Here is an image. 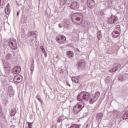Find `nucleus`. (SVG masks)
Here are the masks:
<instances>
[{
    "label": "nucleus",
    "instance_id": "20",
    "mask_svg": "<svg viewBox=\"0 0 128 128\" xmlns=\"http://www.w3.org/2000/svg\"><path fill=\"white\" fill-rule=\"evenodd\" d=\"M34 36V38H36V34L35 32H28V36Z\"/></svg>",
    "mask_w": 128,
    "mask_h": 128
},
{
    "label": "nucleus",
    "instance_id": "29",
    "mask_svg": "<svg viewBox=\"0 0 128 128\" xmlns=\"http://www.w3.org/2000/svg\"><path fill=\"white\" fill-rule=\"evenodd\" d=\"M98 38V40H100V38H102V34H100V31H99L97 33Z\"/></svg>",
    "mask_w": 128,
    "mask_h": 128
},
{
    "label": "nucleus",
    "instance_id": "21",
    "mask_svg": "<svg viewBox=\"0 0 128 128\" xmlns=\"http://www.w3.org/2000/svg\"><path fill=\"white\" fill-rule=\"evenodd\" d=\"M8 6H10V4L7 5L6 7L5 8V13L6 14H9L10 12V10Z\"/></svg>",
    "mask_w": 128,
    "mask_h": 128
},
{
    "label": "nucleus",
    "instance_id": "42",
    "mask_svg": "<svg viewBox=\"0 0 128 128\" xmlns=\"http://www.w3.org/2000/svg\"><path fill=\"white\" fill-rule=\"evenodd\" d=\"M18 14H20V12H17V14H16L17 16H18Z\"/></svg>",
    "mask_w": 128,
    "mask_h": 128
},
{
    "label": "nucleus",
    "instance_id": "13",
    "mask_svg": "<svg viewBox=\"0 0 128 128\" xmlns=\"http://www.w3.org/2000/svg\"><path fill=\"white\" fill-rule=\"evenodd\" d=\"M8 46L12 50H18V46H16V43H14L12 41L8 42Z\"/></svg>",
    "mask_w": 128,
    "mask_h": 128
},
{
    "label": "nucleus",
    "instance_id": "19",
    "mask_svg": "<svg viewBox=\"0 0 128 128\" xmlns=\"http://www.w3.org/2000/svg\"><path fill=\"white\" fill-rule=\"evenodd\" d=\"M123 120H128V111H126L124 114L122 116Z\"/></svg>",
    "mask_w": 128,
    "mask_h": 128
},
{
    "label": "nucleus",
    "instance_id": "32",
    "mask_svg": "<svg viewBox=\"0 0 128 128\" xmlns=\"http://www.w3.org/2000/svg\"><path fill=\"white\" fill-rule=\"evenodd\" d=\"M40 48L42 50V52H45L46 50H44V46H41Z\"/></svg>",
    "mask_w": 128,
    "mask_h": 128
},
{
    "label": "nucleus",
    "instance_id": "9",
    "mask_svg": "<svg viewBox=\"0 0 128 128\" xmlns=\"http://www.w3.org/2000/svg\"><path fill=\"white\" fill-rule=\"evenodd\" d=\"M87 6L90 10H92L96 6V3L94 2V0H87Z\"/></svg>",
    "mask_w": 128,
    "mask_h": 128
},
{
    "label": "nucleus",
    "instance_id": "27",
    "mask_svg": "<svg viewBox=\"0 0 128 128\" xmlns=\"http://www.w3.org/2000/svg\"><path fill=\"white\" fill-rule=\"evenodd\" d=\"M116 30H117V32H120H120H121V30H120V25H116Z\"/></svg>",
    "mask_w": 128,
    "mask_h": 128
},
{
    "label": "nucleus",
    "instance_id": "33",
    "mask_svg": "<svg viewBox=\"0 0 128 128\" xmlns=\"http://www.w3.org/2000/svg\"><path fill=\"white\" fill-rule=\"evenodd\" d=\"M0 116L2 118L4 116V114H2V110H0Z\"/></svg>",
    "mask_w": 128,
    "mask_h": 128
},
{
    "label": "nucleus",
    "instance_id": "35",
    "mask_svg": "<svg viewBox=\"0 0 128 128\" xmlns=\"http://www.w3.org/2000/svg\"><path fill=\"white\" fill-rule=\"evenodd\" d=\"M116 68H118H118H122V64H118L117 66H116Z\"/></svg>",
    "mask_w": 128,
    "mask_h": 128
},
{
    "label": "nucleus",
    "instance_id": "36",
    "mask_svg": "<svg viewBox=\"0 0 128 128\" xmlns=\"http://www.w3.org/2000/svg\"><path fill=\"white\" fill-rule=\"evenodd\" d=\"M38 100L42 104V100L40 98H38Z\"/></svg>",
    "mask_w": 128,
    "mask_h": 128
},
{
    "label": "nucleus",
    "instance_id": "6",
    "mask_svg": "<svg viewBox=\"0 0 128 128\" xmlns=\"http://www.w3.org/2000/svg\"><path fill=\"white\" fill-rule=\"evenodd\" d=\"M118 16H114L112 15L111 17L108 20L107 22L109 24H116V22L118 21Z\"/></svg>",
    "mask_w": 128,
    "mask_h": 128
},
{
    "label": "nucleus",
    "instance_id": "39",
    "mask_svg": "<svg viewBox=\"0 0 128 128\" xmlns=\"http://www.w3.org/2000/svg\"><path fill=\"white\" fill-rule=\"evenodd\" d=\"M62 122V118H59L58 120V122Z\"/></svg>",
    "mask_w": 128,
    "mask_h": 128
},
{
    "label": "nucleus",
    "instance_id": "7",
    "mask_svg": "<svg viewBox=\"0 0 128 128\" xmlns=\"http://www.w3.org/2000/svg\"><path fill=\"white\" fill-rule=\"evenodd\" d=\"M3 66H4V68L6 72H10V69H11V66L10 62L8 61H4L3 62Z\"/></svg>",
    "mask_w": 128,
    "mask_h": 128
},
{
    "label": "nucleus",
    "instance_id": "44",
    "mask_svg": "<svg viewBox=\"0 0 128 128\" xmlns=\"http://www.w3.org/2000/svg\"><path fill=\"white\" fill-rule=\"evenodd\" d=\"M32 62H33V64H34V60H32Z\"/></svg>",
    "mask_w": 128,
    "mask_h": 128
},
{
    "label": "nucleus",
    "instance_id": "10",
    "mask_svg": "<svg viewBox=\"0 0 128 128\" xmlns=\"http://www.w3.org/2000/svg\"><path fill=\"white\" fill-rule=\"evenodd\" d=\"M70 8L72 10H78V8H80V4H78V2H73L71 3V4L70 6Z\"/></svg>",
    "mask_w": 128,
    "mask_h": 128
},
{
    "label": "nucleus",
    "instance_id": "34",
    "mask_svg": "<svg viewBox=\"0 0 128 128\" xmlns=\"http://www.w3.org/2000/svg\"><path fill=\"white\" fill-rule=\"evenodd\" d=\"M11 42H12L13 43L16 44V40L15 38H13Z\"/></svg>",
    "mask_w": 128,
    "mask_h": 128
},
{
    "label": "nucleus",
    "instance_id": "28",
    "mask_svg": "<svg viewBox=\"0 0 128 128\" xmlns=\"http://www.w3.org/2000/svg\"><path fill=\"white\" fill-rule=\"evenodd\" d=\"M34 64H32L31 66L30 67V74H32V72H34Z\"/></svg>",
    "mask_w": 128,
    "mask_h": 128
},
{
    "label": "nucleus",
    "instance_id": "11",
    "mask_svg": "<svg viewBox=\"0 0 128 128\" xmlns=\"http://www.w3.org/2000/svg\"><path fill=\"white\" fill-rule=\"evenodd\" d=\"M120 35V31H118V30H114L113 32L112 33V36L114 38H118Z\"/></svg>",
    "mask_w": 128,
    "mask_h": 128
},
{
    "label": "nucleus",
    "instance_id": "40",
    "mask_svg": "<svg viewBox=\"0 0 128 128\" xmlns=\"http://www.w3.org/2000/svg\"><path fill=\"white\" fill-rule=\"evenodd\" d=\"M58 27H59L60 28H62V24H58Z\"/></svg>",
    "mask_w": 128,
    "mask_h": 128
},
{
    "label": "nucleus",
    "instance_id": "5",
    "mask_svg": "<svg viewBox=\"0 0 128 128\" xmlns=\"http://www.w3.org/2000/svg\"><path fill=\"white\" fill-rule=\"evenodd\" d=\"M56 40L60 44H62L66 42V38L64 36H58L56 38Z\"/></svg>",
    "mask_w": 128,
    "mask_h": 128
},
{
    "label": "nucleus",
    "instance_id": "26",
    "mask_svg": "<svg viewBox=\"0 0 128 128\" xmlns=\"http://www.w3.org/2000/svg\"><path fill=\"white\" fill-rule=\"evenodd\" d=\"M72 82H75V84H78V79L74 77H72Z\"/></svg>",
    "mask_w": 128,
    "mask_h": 128
},
{
    "label": "nucleus",
    "instance_id": "8",
    "mask_svg": "<svg viewBox=\"0 0 128 128\" xmlns=\"http://www.w3.org/2000/svg\"><path fill=\"white\" fill-rule=\"evenodd\" d=\"M14 82L16 84H20L21 82H22V76L20 74H16L14 78Z\"/></svg>",
    "mask_w": 128,
    "mask_h": 128
},
{
    "label": "nucleus",
    "instance_id": "14",
    "mask_svg": "<svg viewBox=\"0 0 128 128\" xmlns=\"http://www.w3.org/2000/svg\"><path fill=\"white\" fill-rule=\"evenodd\" d=\"M20 66H16L12 70V72H14V74H20Z\"/></svg>",
    "mask_w": 128,
    "mask_h": 128
},
{
    "label": "nucleus",
    "instance_id": "17",
    "mask_svg": "<svg viewBox=\"0 0 128 128\" xmlns=\"http://www.w3.org/2000/svg\"><path fill=\"white\" fill-rule=\"evenodd\" d=\"M12 58V55L10 54V53H8L6 54L5 58L7 60H10Z\"/></svg>",
    "mask_w": 128,
    "mask_h": 128
},
{
    "label": "nucleus",
    "instance_id": "30",
    "mask_svg": "<svg viewBox=\"0 0 128 128\" xmlns=\"http://www.w3.org/2000/svg\"><path fill=\"white\" fill-rule=\"evenodd\" d=\"M96 14L98 16H104V12L102 11H98V12H96Z\"/></svg>",
    "mask_w": 128,
    "mask_h": 128
},
{
    "label": "nucleus",
    "instance_id": "2",
    "mask_svg": "<svg viewBox=\"0 0 128 128\" xmlns=\"http://www.w3.org/2000/svg\"><path fill=\"white\" fill-rule=\"evenodd\" d=\"M2 84L4 90L6 91V93L8 94H9L10 96H12L14 94V92L12 89H8V82L4 79L2 81Z\"/></svg>",
    "mask_w": 128,
    "mask_h": 128
},
{
    "label": "nucleus",
    "instance_id": "16",
    "mask_svg": "<svg viewBox=\"0 0 128 128\" xmlns=\"http://www.w3.org/2000/svg\"><path fill=\"white\" fill-rule=\"evenodd\" d=\"M90 97L89 98H90V100H89V102L90 104H94V102H96L97 100L96 99V98H94V97L91 98L90 94Z\"/></svg>",
    "mask_w": 128,
    "mask_h": 128
},
{
    "label": "nucleus",
    "instance_id": "31",
    "mask_svg": "<svg viewBox=\"0 0 128 128\" xmlns=\"http://www.w3.org/2000/svg\"><path fill=\"white\" fill-rule=\"evenodd\" d=\"M32 124L33 122H28V128H32Z\"/></svg>",
    "mask_w": 128,
    "mask_h": 128
},
{
    "label": "nucleus",
    "instance_id": "15",
    "mask_svg": "<svg viewBox=\"0 0 128 128\" xmlns=\"http://www.w3.org/2000/svg\"><path fill=\"white\" fill-rule=\"evenodd\" d=\"M66 56L69 58H74V52L72 51H68L66 52Z\"/></svg>",
    "mask_w": 128,
    "mask_h": 128
},
{
    "label": "nucleus",
    "instance_id": "45",
    "mask_svg": "<svg viewBox=\"0 0 128 128\" xmlns=\"http://www.w3.org/2000/svg\"><path fill=\"white\" fill-rule=\"evenodd\" d=\"M2 4V0H0V6Z\"/></svg>",
    "mask_w": 128,
    "mask_h": 128
},
{
    "label": "nucleus",
    "instance_id": "38",
    "mask_svg": "<svg viewBox=\"0 0 128 128\" xmlns=\"http://www.w3.org/2000/svg\"><path fill=\"white\" fill-rule=\"evenodd\" d=\"M66 84L67 86H69L70 87V82H68L66 81Z\"/></svg>",
    "mask_w": 128,
    "mask_h": 128
},
{
    "label": "nucleus",
    "instance_id": "49",
    "mask_svg": "<svg viewBox=\"0 0 128 128\" xmlns=\"http://www.w3.org/2000/svg\"><path fill=\"white\" fill-rule=\"evenodd\" d=\"M60 4H62V2H60Z\"/></svg>",
    "mask_w": 128,
    "mask_h": 128
},
{
    "label": "nucleus",
    "instance_id": "24",
    "mask_svg": "<svg viewBox=\"0 0 128 128\" xmlns=\"http://www.w3.org/2000/svg\"><path fill=\"white\" fill-rule=\"evenodd\" d=\"M116 70H118V67L115 66L114 68L110 69L109 72H116Z\"/></svg>",
    "mask_w": 128,
    "mask_h": 128
},
{
    "label": "nucleus",
    "instance_id": "12",
    "mask_svg": "<svg viewBox=\"0 0 128 128\" xmlns=\"http://www.w3.org/2000/svg\"><path fill=\"white\" fill-rule=\"evenodd\" d=\"M128 74H124L122 76L120 75L118 76V80L124 82V80L128 79Z\"/></svg>",
    "mask_w": 128,
    "mask_h": 128
},
{
    "label": "nucleus",
    "instance_id": "47",
    "mask_svg": "<svg viewBox=\"0 0 128 128\" xmlns=\"http://www.w3.org/2000/svg\"><path fill=\"white\" fill-rule=\"evenodd\" d=\"M88 124H86V128H88Z\"/></svg>",
    "mask_w": 128,
    "mask_h": 128
},
{
    "label": "nucleus",
    "instance_id": "48",
    "mask_svg": "<svg viewBox=\"0 0 128 128\" xmlns=\"http://www.w3.org/2000/svg\"><path fill=\"white\" fill-rule=\"evenodd\" d=\"M86 110H88V108H86Z\"/></svg>",
    "mask_w": 128,
    "mask_h": 128
},
{
    "label": "nucleus",
    "instance_id": "43",
    "mask_svg": "<svg viewBox=\"0 0 128 128\" xmlns=\"http://www.w3.org/2000/svg\"><path fill=\"white\" fill-rule=\"evenodd\" d=\"M84 114H88V110L87 112H84Z\"/></svg>",
    "mask_w": 128,
    "mask_h": 128
},
{
    "label": "nucleus",
    "instance_id": "3",
    "mask_svg": "<svg viewBox=\"0 0 128 128\" xmlns=\"http://www.w3.org/2000/svg\"><path fill=\"white\" fill-rule=\"evenodd\" d=\"M74 18H76V20L78 22H80V20H82V22L84 20V16H82V14L81 13H74L72 14L71 18L72 22L75 24H76V23L74 21Z\"/></svg>",
    "mask_w": 128,
    "mask_h": 128
},
{
    "label": "nucleus",
    "instance_id": "46",
    "mask_svg": "<svg viewBox=\"0 0 128 128\" xmlns=\"http://www.w3.org/2000/svg\"><path fill=\"white\" fill-rule=\"evenodd\" d=\"M0 110H2V106H0Z\"/></svg>",
    "mask_w": 128,
    "mask_h": 128
},
{
    "label": "nucleus",
    "instance_id": "23",
    "mask_svg": "<svg viewBox=\"0 0 128 128\" xmlns=\"http://www.w3.org/2000/svg\"><path fill=\"white\" fill-rule=\"evenodd\" d=\"M16 109L13 108L11 110L10 112V116H14V114H16Z\"/></svg>",
    "mask_w": 128,
    "mask_h": 128
},
{
    "label": "nucleus",
    "instance_id": "1",
    "mask_svg": "<svg viewBox=\"0 0 128 128\" xmlns=\"http://www.w3.org/2000/svg\"><path fill=\"white\" fill-rule=\"evenodd\" d=\"M90 95L88 92H82L77 96V100L82 102V104L78 103L73 108V112L74 114H78L84 108V104L88 102Z\"/></svg>",
    "mask_w": 128,
    "mask_h": 128
},
{
    "label": "nucleus",
    "instance_id": "4",
    "mask_svg": "<svg viewBox=\"0 0 128 128\" xmlns=\"http://www.w3.org/2000/svg\"><path fill=\"white\" fill-rule=\"evenodd\" d=\"M77 68L79 72L82 70L86 68V62L84 59H80L77 64Z\"/></svg>",
    "mask_w": 128,
    "mask_h": 128
},
{
    "label": "nucleus",
    "instance_id": "22",
    "mask_svg": "<svg viewBox=\"0 0 128 128\" xmlns=\"http://www.w3.org/2000/svg\"><path fill=\"white\" fill-rule=\"evenodd\" d=\"M100 92H96L94 94V98H95V99H96V100H98V98H100Z\"/></svg>",
    "mask_w": 128,
    "mask_h": 128
},
{
    "label": "nucleus",
    "instance_id": "37",
    "mask_svg": "<svg viewBox=\"0 0 128 128\" xmlns=\"http://www.w3.org/2000/svg\"><path fill=\"white\" fill-rule=\"evenodd\" d=\"M75 51L77 52H80V50L78 48L75 49Z\"/></svg>",
    "mask_w": 128,
    "mask_h": 128
},
{
    "label": "nucleus",
    "instance_id": "18",
    "mask_svg": "<svg viewBox=\"0 0 128 128\" xmlns=\"http://www.w3.org/2000/svg\"><path fill=\"white\" fill-rule=\"evenodd\" d=\"M103 114L102 113H98L96 116V118L97 120H102V118Z\"/></svg>",
    "mask_w": 128,
    "mask_h": 128
},
{
    "label": "nucleus",
    "instance_id": "25",
    "mask_svg": "<svg viewBox=\"0 0 128 128\" xmlns=\"http://www.w3.org/2000/svg\"><path fill=\"white\" fill-rule=\"evenodd\" d=\"M80 126L78 124H72L70 128H80Z\"/></svg>",
    "mask_w": 128,
    "mask_h": 128
},
{
    "label": "nucleus",
    "instance_id": "41",
    "mask_svg": "<svg viewBox=\"0 0 128 128\" xmlns=\"http://www.w3.org/2000/svg\"><path fill=\"white\" fill-rule=\"evenodd\" d=\"M43 54H44V56H46V51L45 52H43Z\"/></svg>",
    "mask_w": 128,
    "mask_h": 128
}]
</instances>
